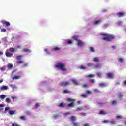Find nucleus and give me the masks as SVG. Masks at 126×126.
I'll list each match as a JSON object with an SVG mask.
<instances>
[{
	"label": "nucleus",
	"mask_w": 126,
	"mask_h": 126,
	"mask_svg": "<svg viewBox=\"0 0 126 126\" xmlns=\"http://www.w3.org/2000/svg\"><path fill=\"white\" fill-rule=\"evenodd\" d=\"M23 52L24 53H31V50L29 49L25 48L23 49Z\"/></svg>",
	"instance_id": "12"
},
{
	"label": "nucleus",
	"mask_w": 126,
	"mask_h": 126,
	"mask_svg": "<svg viewBox=\"0 0 126 126\" xmlns=\"http://www.w3.org/2000/svg\"><path fill=\"white\" fill-rule=\"evenodd\" d=\"M83 108L82 107H80V108H78L77 109L75 110V111L76 112H77L78 111H81L82 110Z\"/></svg>",
	"instance_id": "44"
},
{
	"label": "nucleus",
	"mask_w": 126,
	"mask_h": 126,
	"mask_svg": "<svg viewBox=\"0 0 126 126\" xmlns=\"http://www.w3.org/2000/svg\"><path fill=\"white\" fill-rule=\"evenodd\" d=\"M72 82L74 84V85H78V82L77 80L75 79H72Z\"/></svg>",
	"instance_id": "14"
},
{
	"label": "nucleus",
	"mask_w": 126,
	"mask_h": 126,
	"mask_svg": "<svg viewBox=\"0 0 126 126\" xmlns=\"http://www.w3.org/2000/svg\"><path fill=\"white\" fill-rule=\"evenodd\" d=\"M44 52H45L46 53H47V54H50V53L49 52V51H48V49L46 48L44 49Z\"/></svg>",
	"instance_id": "53"
},
{
	"label": "nucleus",
	"mask_w": 126,
	"mask_h": 126,
	"mask_svg": "<svg viewBox=\"0 0 126 126\" xmlns=\"http://www.w3.org/2000/svg\"><path fill=\"white\" fill-rule=\"evenodd\" d=\"M110 124H111V125H115V124H116V122H115V121L113 120H111L110 121Z\"/></svg>",
	"instance_id": "41"
},
{
	"label": "nucleus",
	"mask_w": 126,
	"mask_h": 126,
	"mask_svg": "<svg viewBox=\"0 0 126 126\" xmlns=\"http://www.w3.org/2000/svg\"><path fill=\"white\" fill-rule=\"evenodd\" d=\"M5 101H6V103H7L8 104H9L11 102L10 98H7L6 99Z\"/></svg>",
	"instance_id": "33"
},
{
	"label": "nucleus",
	"mask_w": 126,
	"mask_h": 126,
	"mask_svg": "<svg viewBox=\"0 0 126 126\" xmlns=\"http://www.w3.org/2000/svg\"><path fill=\"white\" fill-rule=\"evenodd\" d=\"M1 23H2V24H4L5 25V26L7 27V26H10V23H9V22H7L5 20H2L1 21Z\"/></svg>",
	"instance_id": "6"
},
{
	"label": "nucleus",
	"mask_w": 126,
	"mask_h": 126,
	"mask_svg": "<svg viewBox=\"0 0 126 126\" xmlns=\"http://www.w3.org/2000/svg\"><path fill=\"white\" fill-rule=\"evenodd\" d=\"M103 37L102 39L103 40H104V41H108V42H110V41H112V40L115 39V36L113 35L103 34Z\"/></svg>",
	"instance_id": "2"
},
{
	"label": "nucleus",
	"mask_w": 126,
	"mask_h": 126,
	"mask_svg": "<svg viewBox=\"0 0 126 126\" xmlns=\"http://www.w3.org/2000/svg\"><path fill=\"white\" fill-rule=\"evenodd\" d=\"M116 15L118 17H124L126 15V13L125 12H119L116 14Z\"/></svg>",
	"instance_id": "5"
},
{
	"label": "nucleus",
	"mask_w": 126,
	"mask_h": 126,
	"mask_svg": "<svg viewBox=\"0 0 126 126\" xmlns=\"http://www.w3.org/2000/svg\"><path fill=\"white\" fill-rule=\"evenodd\" d=\"M68 115H70V112H67V113L64 114L65 116H68Z\"/></svg>",
	"instance_id": "57"
},
{
	"label": "nucleus",
	"mask_w": 126,
	"mask_h": 126,
	"mask_svg": "<svg viewBox=\"0 0 126 126\" xmlns=\"http://www.w3.org/2000/svg\"><path fill=\"white\" fill-rule=\"evenodd\" d=\"M109 122H110V121H109V120H104V121H103V123H109Z\"/></svg>",
	"instance_id": "62"
},
{
	"label": "nucleus",
	"mask_w": 126,
	"mask_h": 126,
	"mask_svg": "<svg viewBox=\"0 0 126 126\" xmlns=\"http://www.w3.org/2000/svg\"><path fill=\"white\" fill-rule=\"evenodd\" d=\"M0 98L3 100V99H5V98H6V96L4 94H1L0 95Z\"/></svg>",
	"instance_id": "27"
},
{
	"label": "nucleus",
	"mask_w": 126,
	"mask_h": 126,
	"mask_svg": "<svg viewBox=\"0 0 126 126\" xmlns=\"http://www.w3.org/2000/svg\"><path fill=\"white\" fill-rule=\"evenodd\" d=\"M5 55L8 58H11L12 57V54L9 52H6Z\"/></svg>",
	"instance_id": "18"
},
{
	"label": "nucleus",
	"mask_w": 126,
	"mask_h": 126,
	"mask_svg": "<svg viewBox=\"0 0 126 126\" xmlns=\"http://www.w3.org/2000/svg\"><path fill=\"white\" fill-rule=\"evenodd\" d=\"M1 32H5L6 31V29H5L4 28H2V29H1Z\"/></svg>",
	"instance_id": "54"
},
{
	"label": "nucleus",
	"mask_w": 126,
	"mask_h": 126,
	"mask_svg": "<svg viewBox=\"0 0 126 126\" xmlns=\"http://www.w3.org/2000/svg\"><path fill=\"white\" fill-rule=\"evenodd\" d=\"M80 69H86V67L84 65H81L79 66Z\"/></svg>",
	"instance_id": "30"
},
{
	"label": "nucleus",
	"mask_w": 126,
	"mask_h": 126,
	"mask_svg": "<svg viewBox=\"0 0 126 126\" xmlns=\"http://www.w3.org/2000/svg\"><path fill=\"white\" fill-rule=\"evenodd\" d=\"M61 50V48L59 47L55 46L51 49V51L57 52V51H60Z\"/></svg>",
	"instance_id": "8"
},
{
	"label": "nucleus",
	"mask_w": 126,
	"mask_h": 126,
	"mask_svg": "<svg viewBox=\"0 0 126 126\" xmlns=\"http://www.w3.org/2000/svg\"><path fill=\"white\" fill-rule=\"evenodd\" d=\"M9 109L10 108L8 107H5V112H6L7 111H8V110H9Z\"/></svg>",
	"instance_id": "56"
},
{
	"label": "nucleus",
	"mask_w": 126,
	"mask_h": 126,
	"mask_svg": "<svg viewBox=\"0 0 126 126\" xmlns=\"http://www.w3.org/2000/svg\"><path fill=\"white\" fill-rule=\"evenodd\" d=\"M89 82H90L91 83L94 84V83H95V80H94L93 79H90V80H89Z\"/></svg>",
	"instance_id": "34"
},
{
	"label": "nucleus",
	"mask_w": 126,
	"mask_h": 126,
	"mask_svg": "<svg viewBox=\"0 0 126 126\" xmlns=\"http://www.w3.org/2000/svg\"><path fill=\"white\" fill-rule=\"evenodd\" d=\"M6 69V66H3V67L0 68V70L1 71H4Z\"/></svg>",
	"instance_id": "22"
},
{
	"label": "nucleus",
	"mask_w": 126,
	"mask_h": 126,
	"mask_svg": "<svg viewBox=\"0 0 126 126\" xmlns=\"http://www.w3.org/2000/svg\"><path fill=\"white\" fill-rule=\"evenodd\" d=\"M94 76H95L94 75L90 74V75H89L87 76V77H94Z\"/></svg>",
	"instance_id": "50"
},
{
	"label": "nucleus",
	"mask_w": 126,
	"mask_h": 126,
	"mask_svg": "<svg viewBox=\"0 0 126 126\" xmlns=\"http://www.w3.org/2000/svg\"><path fill=\"white\" fill-rule=\"evenodd\" d=\"M94 93H100V91L97 89H95L94 90Z\"/></svg>",
	"instance_id": "32"
},
{
	"label": "nucleus",
	"mask_w": 126,
	"mask_h": 126,
	"mask_svg": "<svg viewBox=\"0 0 126 126\" xmlns=\"http://www.w3.org/2000/svg\"><path fill=\"white\" fill-rule=\"evenodd\" d=\"M9 50H10V52H12V53L14 52V51H15L14 48H10L9 49Z\"/></svg>",
	"instance_id": "45"
},
{
	"label": "nucleus",
	"mask_w": 126,
	"mask_h": 126,
	"mask_svg": "<svg viewBox=\"0 0 126 126\" xmlns=\"http://www.w3.org/2000/svg\"><path fill=\"white\" fill-rule=\"evenodd\" d=\"M35 106L37 108H38V107H40V104H39V103H37L35 105Z\"/></svg>",
	"instance_id": "52"
},
{
	"label": "nucleus",
	"mask_w": 126,
	"mask_h": 126,
	"mask_svg": "<svg viewBox=\"0 0 126 126\" xmlns=\"http://www.w3.org/2000/svg\"><path fill=\"white\" fill-rule=\"evenodd\" d=\"M90 51L91 52H92L93 53H94V52H95V50H94V48H93V47H90Z\"/></svg>",
	"instance_id": "35"
},
{
	"label": "nucleus",
	"mask_w": 126,
	"mask_h": 126,
	"mask_svg": "<svg viewBox=\"0 0 126 126\" xmlns=\"http://www.w3.org/2000/svg\"><path fill=\"white\" fill-rule=\"evenodd\" d=\"M7 67L9 68V69L11 70V69L13 68V65L11 63H9L7 64Z\"/></svg>",
	"instance_id": "13"
},
{
	"label": "nucleus",
	"mask_w": 126,
	"mask_h": 126,
	"mask_svg": "<svg viewBox=\"0 0 126 126\" xmlns=\"http://www.w3.org/2000/svg\"><path fill=\"white\" fill-rule=\"evenodd\" d=\"M68 102H71V103L68 104V108H73V107H74V104L75 102H76V100L69 98H68Z\"/></svg>",
	"instance_id": "3"
},
{
	"label": "nucleus",
	"mask_w": 126,
	"mask_h": 126,
	"mask_svg": "<svg viewBox=\"0 0 126 126\" xmlns=\"http://www.w3.org/2000/svg\"><path fill=\"white\" fill-rule=\"evenodd\" d=\"M22 57H23V56H22V55H19V56L16 57V59L18 60H21V58H22Z\"/></svg>",
	"instance_id": "31"
},
{
	"label": "nucleus",
	"mask_w": 126,
	"mask_h": 126,
	"mask_svg": "<svg viewBox=\"0 0 126 126\" xmlns=\"http://www.w3.org/2000/svg\"><path fill=\"white\" fill-rule=\"evenodd\" d=\"M118 25H122L123 24V22L120 21L118 23Z\"/></svg>",
	"instance_id": "58"
},
{
	"label": "nucleus",
	"mask_w": 126,
	"mask_h": 126,
	"mask_svg": "<svg viewBox=\"0 0 126 126\" xmlns=\"http://www.w3.org/2000/svg\"><path fill=\"white\" fill-rule=\"evenodd\" d=\"M82 87L83 88H88V85H87V84H85L83 85Z\"/></svg>",
	"instance_id": "40"
},
{
	"label": "nucleus",
	"mask_w": 126,
	"mask_h": 126,
	"mask_svg": "<svg viewBox=\"0 0 126 126\" xmlns=\"http://www.w3.org/2000/svg\"><path fill=\"white\" fill-rule=\"evenodd\" d=\"M56 68H58L60 70H62L63 71H66V68L65 67V64L63 63V62H59L57 63V64L55 65Z\"/></svg>",
	"instance_id": "1"
},
{
	"label": "nucleus",
	"mask_w": 126,
	"mask_h": 126,
	"mask_svg": "<svg viewBox=\"0 0 126 126\" xmlns=\"http://www.w3.org/2000/svg\"><path fill=\"white\" fill-rule=\"evenodd\" d=\"M76 117L75 116H71V121H72V123H74V122H75V121H76Z\"/></svg>",
	"instance_id": "16"
},
{
	"label": "nucleus",
	"mask_w": 126,
	"mask_h": 126,
	"mask_svg": "<svg viewBox=\"0 0 126 126\" xmlns=\"http://www.w3.org/2000/svg\"><path fill=\"white\" fill-rule=\"evenodd\" d=\"M99 86H100V87H106L107 86V84L105 83H101L99 84Z\"/></svg>",
	"instance_id": "17"
},
{
	"label": "nucleus",
	"mask_w": 126,
	"mask_h": 126,
	"mask_svg": "<svg viewBox=\"0 0 126 126\" xmlns=\"http://www.w3.org/2000/svg\"><path fill=\"white\" fill-rule=\"evenodd\" d=\"M20 120H22L23 121H25V116H22L20 117Z\"/></svg>",
	"instance_id": "39"
},
{
	"label": "nucleus",
	"mask_w": 126,
	"mask_h": 126,
	"mask_svg": "<svg viewBox=\"0 0 126 126\" xmlns=\"http://www.w3.org/2000/svg\"><path fill=\"white\" fill-rule=\"evenodd\" d=\"M123 84H124V85H126V80H125L123 82Z\"/></svg>",
	"instance_id": "64"
},
{
	"label": "nucleus",
	"mask_w": 126,
	"mask_h": 126,
	"mask_svg": "<svg viewBox=\"0 0 126 126\" xmlns=\"http://www.w3.org/2000/svg\"><path fill=\"white\" fill-rule=\"evenodd\" d=\"M8 88L6 86H2L0 87V90H7Z\"/></svg>",
	"instance_id": "10"
},
{
	"label": "nucleus",
	"mask_w": 126,
	"mask_h": 126,
	"mask_svg": "<svg viewBox=\"0 0 126 126\" xmlns=\"http://www.w3.org/2000/svg\"><path fill=\"white\" fill-rule=\"evenodd\" d=\"M17 63L18 64H22V63H23V61H19L17 62Z\"/></svg>",
	"instance_id": "37"
},
{
	"label": "nucleus",
	"mask_w": 126,
	"mask_h": 126,
	"mask_svg": "<svg viewBox=\"0 0 126 126\" xmlns=\"http://www.w3.org/2000/svg\"><path fill=\"white\" fill-rule=\"evenodd\" d=\"M4 107V105L1 104H0V108H3Z\"/></svg>",
	"instance_id": "60"
},
{
	"label": "nucleus",
	"mask_w": 126,
	"mask_h": 126,
	"mask_svg": "<svg viewBox=\"0 0 126 126\" xmlns=\"http://www.w3.org/2000/svg\"><path fill=\"white\" fill-rule=\"evenodd\" d=\"M71 92H70V91H69V90H67V89H65L63 91V93L65 94H69V93H70Z\"/></svg>",
	"instance_id": "24"
},
{
	"label": "nucleus",
	"mask_w": 126,
	"mask_h": 126,
	"mask_svg": "<svg viewBox=\"0 0 126 126\" xmlns=\"http://www.w3.org/2000/svg\"><path fill=\"white\" fill-rule=\"evenodd\" d=\"M73 125L74 126H79L80 124L78 122H73Z\"/></svg>",
	"instance_id": "29"
},
{
	"label": "nucleus",
	"mask_w": 126,
	"mask_h": 126,
	"mask_svg": "<svg viewBox=\"0 0 126 126\" xmlns=\"http://www.w3.org/2000/svg\"><path fill=\"white\" fill-rule=\"evenodd\" d=\"M101 23V20H97L94 22V25H98V24H100Z\"/></svg>",
	"instance_id": "11"
},
{
	"label": "nucleus",
	"mask_w": 126,
	"mask_h": 126,
	"mask_svg": "<svg viewBox=\"0 0 126 126\" xmlns=\"http://www.w3.org/2000/svg\"><path fill=\"white\" fill-rule=\"evenodd\" d=\"M93 61L95 62L96 63H98V62L99 61V58L98 57H95L93 59Z\"/></svg>",
	"instance_id": "21"
},
{
	"label": "nucleus",
	"mask_w": 126,
	"mask_h": 126,
	"mask_svg": "<svg viewBox=\"0 0 126 126\" xmlns=\"http://www.w3.org/2000/svg\"><path fill=\"white\" fill-rule=\"evenodd\" d=\"M84 45V42H82L81 40H78V46L81 47Z\"/></svg>",
	"instance_id": "9"
},
{
	"label": "nucleus",
	"mask_w": 126,
	"mask_h": 126,
	"mask_svg": "<svg viewBox=\"0 0 126 126\" xmlns=\"http://www.w3.org/2000/svg\"><path fill=\"white\" fill-rule=\"evenodd\" d=\"M116 118L117 119H118L119 120H120L121 119H122L123 117H122V116L121 115H118L116 117Z\"/></svg>",
	"instance_id": "47"
},
{
	"label": "nucleus",
	"mask_w": 126,
	"mask_h": 126,
	"mask_svg": "<svg viewBox=\"0 0 126 126\" xmlns=\"http://www.w3.org/2000/svg\"><path fill=\"white\" fill-rule=\"evenodd\" d=\"M67 44H68L69 45H70L71 44H73V42L72 41V40L69 39L67 41Z\"/></svg>",
	"instance_id": "28"
},
{
	"label": "nucleus",
	"mask_w": 126,
	"mask_h": 126,
	"mask_svg": "<svg viewBox=\"0 0 126 126\" xmlns=\"http://www.w3.org/2000/svg\"><path fill=\"white\" fill-rule=\"evenodd\" d=\"M59 108H64L65 107V104L62 102L59 105H58Z\"/></svg>",
	"instance_id": "15"
},
{
	"label": "nucleus",
	"mask_w": 126,
	"mask_h": 126,
	"mask_svg": "<svg viewBox=\"0 0 126 126\" xmlns=\"http://www.w3.org/2000/svg\"><path fill=\"white\" fill-rule=\"evenodd\" d=\"M83 126H90V125L89 123H86L83 125Z\"/></svg>",
	"instance_id": "55"
},
{
	"label": "nucleus",
	"mask_w": 126,
	"mask_h": 126,
	"mask_svg": "<svg viewBox=\"0 0 126 126\" xmlns=\"http://www.w3.org/2000/svg\"><path fill=\"white\" fill-rule=\"evenodd\" d=\"M93 65H94V64L92 63H87V66L89 67H91V66H93Z\"/></svg>",
	"instance_id": "25"
},
{
	"label": "nucleus",
	"mask_w": 126,
	"mask_h": 126,
	"mask_svg": "<svg viewBox=\"0 0 126 126\" xmlns=\"http://www.w3.org/2000/svg\"><path fill=\"white\" fill-rule=\"evenodd\" d=\"M20 78H21V76H14L13 77V80H14V79L15 80H17V79H20Z\"/></svg>",
	"instance_id": "20"
},
{
	"label": "nucleus",
	"mask_w": 126,
	"mask_h": 126,
	"mask_svg": "<svg viewBox=\"0 0 126 126\" xmlns=\"http://www.w3.org/2000/svg\"><path fill=\"white\" fill-rule=\"evenodd\" d=\"M112 105H117V101L116 100H113L112 101Z\"/></svg>",
	"instance_id": "49"
},
{
	"label": "nucleus",
	"mask_w": 126,
	"mask_h": 126,
	"mask_svg": "<svg viewBox=\"0 0 126 126\" xmlns=\"http://www.w3.org/2000/svg\"><path fill=\"white\" fill-rule=\"evenodd\" d=\"M80 97H81V98H87V97H88V95L83 94L80 95Z\"/></svg>",
	"instance_id": "19"
},
{
	"label": "nucleus",
	"mask_w": 126,
	"mask_h": 126,
	"mask_svg": "<svg viewBox=\"0 0 126 126\" xmlns=\"http://www.w3.org/2000/svg\"><path fill=\"white\" fill-rule=\"evenodd\" d=\"M60 86H67V85H70V82L63 81L59 83Z\"/></svg>",
	"instance_id": "4"
},
{
	"label": "nucleus",
	"mask_w": 126,
	"mask_h": 126,
	"mask_svg": "<svg viewBox=\"0 0 126 126\" xmlns=\"http://www.w3.org/2000/svg\"><path fill=\"white\" fill-rule=\"evenodd\" d=\"M123 97H124V95H123V94H122V93H119V98H120L121 99H122V98H123Z\"/></svg>",
	"instance_id": "48"
},
{
	"label": "nucleus",
	"mask_w": 126,
	"mask_h": 126,
	"mask_svg": "<svg viewBox=\"0 0 126 126\" xmlns=\"http://www.w3.org/2000/svg\"><path fill=\"white\" fill-rule=\"evenodd\" d=\"M26 114H27V115H30V112L29 111H26Z\"/></svg>",
	"instance_id": "63"
},
{
	"label": "nucleus",
	"mask_w": 126,
	"mask_h": 126,
	"mask_svg": "<svg viewBox=\"0 0 126 126\" xmlns=\"http://www.w3.org/2000/svg\"><path fill=\"white\" fill-rule=\"evenodd\" d=\"M97 75L98 76V77H101L102 76V73L99 72V73H97Z\"/></svg>",
	"instance_id": "43"
},
{
	"label": "nucleus",
	"mask_w": 126,
	"mask_h": 126,
	"mask_svg": "<svg viewBox=\"0 0 126 126\" xmlns=\"http://www.w3.org/2000/svg\"><path fill=\"white\" fill-rule=\"evenodd\" d=\"M10 87H12V88H14V87H15V86H14V85H10Z\"/></svg>",
	"instance_id": "61"
},
{
	"label": "nucleus",
	"mask_w": 126,
	"mask_h": 126,
	"mask_svg": "<svg viewBox=\"0 0 126 126\" xmlns=\"http://www.w3.org/2000/svg\"><path fill=\"white\" fill-rule=\"evenodd\" d=\"M86 93H87V94H92V92H91V91H90L87 90V91H86Z\"/></svg>",
	"instance_id": "46"
},
{
	"label": "nucleus",
	"mask_w": 126,
	"mask_h": 126,
	"mask_svg": "<svg viewBox=\"0 0 126 126\" xmlns=\"http://www.w3.org/2000/svg\"><path fill=\"white\" fill-rule=\"evenodd\" d=\"M9 115H14V111L12 110H10L9 111Z\"/></svg>",
	"instance_id": "36"
},
{
	"label": "nucleus",
	"mask_w": 126,
	"mask_h": 126,
	"mask_svg": "<svg viewBox=\"0 0 126 126\" xmlns=\"http://www.w3.org/2000/svg\"><path fill=\"white\" fill-rule=\"evenodd\" d=\"M12 126H20L19 124H17V123H13L12 124Z\"/></svg>",
	"instance_id": "42"
},
{
	"label": "nucleus",
	"mask_w": 126,
	"mask_h": 126,
	"mask_svg": "<svg viewBox=\"0 0 126 126\" xmlns=\"http://www.w3.org/2000/svg\"><path fill=\"white\" fill-rule=\"evenodd\" d=\"M118 62H120V63H123L124 62V59L120 58L118 59Z\"/></svg>",
	"instance_id": "38"
},
{
	"label": "nucleus",
	"mask_w": 126,
	"mask_h": 126,
	"mask_svg": "<svg viewBox=\"0 0 126 126\" xmlns=\"http://www.w3.org/2000/svg\"><path fill=\"white\" fill-rule=\"evenodd\" d=\"M108 78H110L111 79H112V78H114V77L115 76V75H114V73H108L107 74Z\"/></svg>",
	"instance_id": "7"
},
{
	"label": "nucleus",
	"mask_w": 126,
	"mask_h": 126,
	"mask_svg": "<svg viewBox=\"0 0 126 126\" xmlns=\"http://www.w3.org/2000/svg\"><path fill=\"white\" fill-rule=\"evenodd\" d=\"M100 115H107V113L105 112L104 110H101L99 112Z\"/></svg>",
	"instance_id": "23"
},
{
	"label": "nucleus",
	"mask_w": 126,
	"mask_h": 126,
	"mask_svg": "<svg viewBox=\"0 0 126 126\" xmlns=\"http://www.w3.org/2000/svg\"><path fill=\"white\" fill-rule=\"evenodd\" d=\"M53 118H54V119H58V118H59V115H54V116H53Z\"/></svg>",
	"instance_id": "51"
},
{
	"label": "nucleus",
	"mask_w": 126,
	"mask_h": 126,
	"mask_svg": "<svg viewBox=\"0 0 126 126\" xmlns=\"http://www.w3.org/2000/svg\"><path fill=\"white\" fill-rule=\"evenodd\" d=\"M72 39H73V40H75V41H78L79 40H78V36H73Z\"/></svg>",
	"instance_id": "26"
},
{
	"label": "nucleus",
	"mask_w": 126,
	"mask_h": 126,
	"mask_svg": "<svg viewBox=\"0 0 126 126\" xmlns=\"http://www.w3.org/2000/svg\"><path fill=\"white\" fill-rule=\"evenodd\" d=\"M12 99L14 101V99H16V96H11Z\"/></svg>",
	"instance_id": "59"
}]
</instances>
